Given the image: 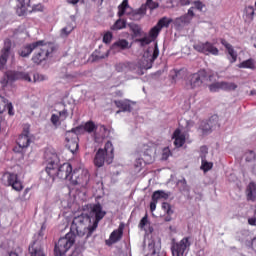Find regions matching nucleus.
<instances>
[{"label": "nucleus", "instance_id": "nucleus-1", "mask_svg": "<svg viewBox=\"0 0 256 256\" xmlns=\"http://www.w3.org/2000/svg\"><path fill=\"white\" fill-rule=\"evenodd\" d=\"M83 211L80 215L73 218L70 232L65 237L58 240L54 247V254L56 256H63L73 245H75V237H85L89 239L94 231L99 227L101 221L107 212L103 210L101 203L86 204L81 207ZM76 233V234H75Z\"/></svg>", "mask_w": 256, "mask_h": 256}, {"label": "nucleus", "instance_id": "nucleus-2", "mask_svg": "<svg viewBox=\"0 0 256 256\" xmlns=\"http://www.w3.org/2000/svg\"><path fill=\"white\" fill-rule=\"evenodd\" d=\"M44 160L46 162V173L49 175L50 179H66L71 181V175H73V166L69 163H64L59 166V156L57 153L52 152L51 150H46L44 152Z\"/></svg>", "mask_w": 256, "mask_h": 256}, {"label": "nucleus", "instance_id": "nucleus-3", "mask_svg": "<svg viewBox=\"0 0 256 256\" xmlns=\"http://www.w3.org/2000/svg\"><path fill=\"white\" fill-rule=\"evenodd\" d=\"M36 43H41L38 45L36 53L32 56V62L35 65H41L43 61H47V59L53 57V53L57 51V47L51 42H45V40L36 41Z\"/></svg>", "mask_w": 256, "mask_h": 256}, {"label": "nucleus", "instance_id": "nucleus-4", "mask_svg": "<svg viewBox=\"0 0 256 256\" xmlns=\"http://www.w3.org/2000/svg\"><path fill=\"white\" fill-rule=\"evenodd\" d=\"M147 14V6L142 5L140 8L134 10L129 6V0H123L122 3L118 6V17H123L127 15L131 21H141L144 15Z\"/></svg>", "mask_w": 256, "mask_h": 256}, {"label": "nucleus", "instance_id": "nucleus-5", "mask_svg": "<svg viewBox=\"0 0 256 256\" xmlns=\"http://www.w3.org/2000/svg\"><path fill=\"white\" fill-rule=\"evenodd\" d=\"M113 143L111 141L106 142L104 149L99 148L94 157L95 167H103L105 163L111 165L113 163L114 154Z\"/></svg>", "mask_w": 256, "mask_h": 256}, {"label": "nucleus", "instance_id": "nucleus-6", "mask_svg": "<svg viewBox=\"0 0 256 256\" xmlns=\"http://www.w3.org/2000/svg\"><path fill=\"white\" fill-rule=\"evenodd\" d=\"M83 131V126L72 128L71 131H67L65 134L66 147L71 153H77L79 151V136L78 133Z\"/></svg>", "mask_w": 256, "mask_h": 256}, {"label": "nucleus", "instance_id": "nucleus-7", "mask_svg": "<svg viewBox=\"0 0 256 256\" xmlns=\"http://www.w3.org/2000/svg\"><path fill=\"white\" fill-rule=\"evenodd\" d=\"M205 81H209V74H207V71L205 70H200L188 76L186 87L187 89H197L201 87Z\"/></svg>", "mask_w": 256, "mask_h": 256}, {"label": "nucleus", "instance_id": "nucleus-8", "mask_svg": "<svg viewBox=\"0 0 256 256\" xmlns=\"http://www.w3.org/2000/svg\"><path fill=\"white\" fill-rule=\"evenodd\" d=\"M90 177L88 170H74L70 177V184L74 187L85 188L89 185Z\"/></svg>", "mask_w": 256, "mask_h": 256}, {"label": "nucleus", "instance_id": "nucleus-9", "mask_svg": "<svg viewBox=\"0 0 256 256\" xmlns=\"http://www.w3.org/2000/svg\"><path fill=\"white\" fill-rule=\"evenodd\" d=\"M3 183L5 187H11L14 191L18 193L23 189V182L19 179V175L15 172H5L2 176Z\"/></svg>", "mask_w": 256, "mask_h": 256}, {"label": "nucleus", "instance_id": "nucleus-10", "mask_svg": "<svg viewBox=\"0 0 256 256\" xmlns=\"http://www.w3.org/2000/svg\"><path fill=\"white\" fill-rule=\"evenodd\" d=\"M13 47H15V43L10 38L4 39L3 47L0 51V71L5 69V65H7V61H9L11 53H13Z\"/></svg>", "mask_w": 256, "mask_h": 256}, {"label": "nucleus", "instance_id": "nucleus-11", "mask_svg": "<svg viewBox=\"0 0 256 256\" xmlns=\"http://www.w3.org/2000/svg\"><path fill=\"white\" fill-rule=\"evenodd\" d=\"M193 49L198 53H203V55H214L215 57L219 55V48L209 41L198 42L193 45Z\"/></svg>", "mask_w": 256, "mask_h": 256}, {"label": "nucleus", "instance_id": "nucleus-12", "mask_svg": "<svg viewBox=\"0 0 256 256\" xmlns=\"http://www.w3.org/2000/svg\"><path fill=\"white\" fill-rule=\"evenodd\" d=\"M17 145L20 147V149H27V147L31 145V125H23V131L18 137Z\"/></svg>", "mask_w": 256, "mask_h": 256}, {"label": "nucleus", "instance_id": "nucleus-13", "mask_svg": "<svg viewBox=\"0 0 256 256\" xmlns=\"http://www.w3.org/2000/svg\"><path fill=\"white\" fill-rule=\"evenodd\" d=\"M157 57H159V47L156 44L153 50V54H149V52L144 54L142 58V64L140 65L141 69H145L146 71L147 69H151Z\"/></svg>", "mask_w": 256, "mask_h": 256}, {"label": "nucleus", "instance_id": "nucleus-14", "mask_svg": "<svg viewBox=\"0 0 256 256\" xmlns=\"http://www.w3.org/2000/svg\"><path fill=\"white\" fill-rule=\"evenodd\" d=\"M195 7H191L188 12L180 17H177L174 20L175 27H185L193 21V17H195Z\"/></svg>", "mask_w": 256, "mask_h": 256}, {"label": "nucleus", "instance_id": "nucleus-15", "mask_svg": "<svg viewBox=\"0 0 256 256\" xmlns=\"http://www.w3.org/2000/svg\"><path fill=\"white\" fill-rule=\"evenodd\" d=\"M187 247H191V242H189V238H183L180 242L174 244L171 247L172 256H181L184 255Z\"/></svg>", "mask_w": 256, "mask_h": 256}, {"label": "nucleus", "instance_id": "nucleus-16", "mask_svg": "<svg viewBox=\"0 0 256 256\" xmlns=\"http://www.w3.org/2000/svg\"><path fill=\"white\" fill-rule=\"evenodd\" d=\"M39 45H41V42H37V41L25 44L19 48L17 53L19 57L27 58L31 55V53H33L34 51H37V48L39 47Z\"/></svg>", "mask_w": 256, "mask_h": 256}, {"label": "nucleus", "instance_id": "nucleus-17", "mask_svg": "<svg viewBox=\"0 0 256 256\" xmlns=\"http://www.w3.org/2000/svg\"><path fill=\"white\" fill-rule=\"evenodd\" d=\"M220 43L221 45H223V47H225V49L227 50V53H228V61L229 63L233 64V63H237V57H238V54L237 52L235 51V48H233V45H231L229 42H227V40L225 39H220Z\"/></svg>", "mask_w": 256, "mask_h": 256}, {"label": "nucleus", "instance_id": "nucleus-18", "mask_svg": "<svg viewBox=\"0 0 256 256\" xmlns=\"http://www.w3.org/2000/svg\"><path fill=\"white\" fill-rule=\"evenodd\" d=\"M7 79L8 81H27L28 83H31V76L27 72H8L7 73Z\"/></svg>", "mask_w": 256, "mask_h": 256}, {"label": "nucleus", "instance_id": "nucleus-19", "mask_svg": "<svg viewBox=\"0 0 256 256\" xmlns=\"http://www.w3.org/2000/svg\"><path fill=\"white\" fill-rule=\"evenodd\" d=\"M16 15L25 17L28 7H31V0H16Z\"/></svg>", "mask_w": 256, "mask_h": 256}, {"label": "nucleus", "instance_id": "nucleus-20", "mask_svg": "<svg viewBox=\"0 0 256 256\" xmlns=\"http://www.w3.org/2000/svg\"><path fill=\"white\" fill-rule=\"evenodd\" d=\"M255 10H256L255 6L248 5L244 7L243 15H242L244 19V23H248V24L253 23L256 15Z\"/></svg>", "mask_w": 256, "mask_h": 256}, {"label": "nucleus", "instance_id": "nucleus-21", "mask_svg": "<svg viewBox=\"0 0 256 256\" xmlns=\"http://www.w3.org/2000/svg\"><path fill=\"white\" fill-rule=\"evenodd\" d=\"M30 256H46L41 242L35 240L28 248Z\"/></svg>", "mask_w": 256, "mask_h": 256}, {"label": "nucleus", "instance_id": "nucleus-22", "mask_svg": "<svg viewBox=\"0 0 256 256\" xmlns=\"http://www.w3.org/2000/svg\"><path fill=\"white\" fill-rule=\"evenodd\" d=\"M114 105H116V107L120 109L117 111V113H121V111H123L124 113H131V111H133L129 100H115Z\"/></svg>", "mask_w": 256, "mask_h": 256}, {"label": "nucleus", "instance_id": "nucleus-23", "mask_svg": "<svg viewBox=\"0 0 256 256\" xmlns=\"http://www.w3.org/2000/svg\"><path fill=\"white\" fill-rule=\"evenodd\" d=\"M137 65L131 62H121L115 65V70L117 73H123L125 71H135Z\"/></svg>", "mask_w": 256, "mask_h": 256}, {"label": "nucleus", "instance_id": "nucleus-24", "mask_svg": "<svg viewBox=\"0 0 256 256\" xmlns=\"http://www.w3.org/2000/svg\"><path fill=\"white\" fill-rule=\"evenodd\" d=\"M173 139H175L174 140L175 147L179 148V147H183V145H185V135L181 134L180 129H176L174 131Z\"/></svg>", "mask_w": 256, "mask_h": 256}, {"label": "nucleus", "instance_id": "nucleus-25", "mask_svg": "<svg viewBox=\"0 0 256 256\" xmlns=\"http://www.w3.org/2000/svg\"><path fill=\"white\" fill-rule=\"evenodd\" d=\"M246 197L247 201H255L256 200V184L255 182H250L246 189Z\"/></svg>", "mask_w": 256, "mask_h": 256}, {"label": "nucleus", "instance_id": "nucleus-26", "mask_svg": "<svg viewBox=\"0 0 256 256\" xmlns=\"http://www.w3.org/2000/svg\"><path fill=\"white\" fill-rule=\"evenodd\" d=\"M123 239V228L119 227L110 234L111 243H118Z\"/></svg>", "mask_w": 256, "mask_h": 256}, {"label": "nucleus", "instance_id": "nucleus-27", "mask_svg": "<svg viewBox=\"0 0 256 256\" xmlns=\"http://www.w3.org/2000/svg\"><path fill=\"white\" fill-rule=\"evenodd\" d=\"M239 69H256V61L255 59L249 58L248 60H244L240 64H238Z\"/></svg>", "mask_w": 256, "mask_h": 256}, {"label": "nucleus", "instance_id": "nucleus-28", "mask_svg": "<svg viewBox=\"0 0 256 256\" xmlns=\"http://www.w3.org/2000/svg\"><path fill=\"white\" fill-rule=\"evenodd\" d=\"M121 29H127V20L119 17V19L111 26V30L121 31Z\"/></svg>", "mask_w": 256, "mask_h": 256}, {"label": "nucleus", "instance_id": "nucleus-29", "mask_svg": "<svg viewBox=\"0 0 256 256\" xmlns=\"http://www.w3.org/2000/svg\"><path fill=\"white\" fill-rule=\"evenodd\" d=\"M202 135H209L211 133L213 126L211 125V120L202 121L199 127Z\"/></svg>", "mask_w": 256, "mask_h": 256}, {"label": "nucleus", "instance_id": "nucleus-30", "mask_svg": "<svg viewBox=\"0 0 256 256\" xmlns=\"http://www.w3.org/2000/svg\"><path fill=\"white\" fill-rule=\"evenodd\" d=\"M161 199H169V194L163 190H157L152 194V201L158 203Z\"/></svg>", "mask_w": 256, "mask_h": 256}, {"label": "nucleus", "instance_id": "nucleus-31", "mask_svg": "<svg viewBox=\"0 0 256 256\" xmlns=\"http://www.w3.org/2000/svg\"><path fill=\"white\" fill-rule=\"evenodd\" d=\"M128 49L129 48V41L126 39H120L112 44V49Z\"/></svg>", "mask_w": 256, "mask_h": 256}, {"label": "nucleus", "instance_id": "nucleus-32", "mask_svg": "<svg viewBox=\"0 0 256 256\" xmlns=\"http://www.w3.org/2000/svg\"><path fill=\"white\" fill-rule=\"evenodd\" d=\"M128 27L132 31L134 37H141V35H143V29L138 24L130 23L128 24Z\"/></svg>", "mask_w": 256, "mask_h": 256}, {"label": "nucleus", "instance_id": "nucleus-33", "mask_svg": "<svg viewBox=\"0 0 256 256\" xmlns=\"http://www.w3.org/2000/svg\"><path fill=\"white\" fill-rule=\"evenodd\" d=\"M173 21V19L171 18H167V16L162 17L158 22H157V26L160 30H162L163 28L167 29L169 28V25L171 24V22Z\"/></svg>", "mask_w": 256, "mask_h": 256}, {"label": "nucleus", "instance_id": "nucleus-34", "mask_svg": "<svg viewBox=\"0 0 256 256\" xmlns=\"http://www.w3.org/2000/svg\"><path fill=\"white\" fill-rule=\"evenodd\" d=\"M238 87L235 82L222 81V91H235Z\"/></svg>", "mask_w": 256, "mask_h": 256}, {"label": "nucleus", "instance_id": "nucleus-35", "mask_svg": "<svg viewBox=\"0 0 256 256\" xmlns=\"http://www.w3.org/2000/svg\"><path fill=\"white\" fill-rule=\"evenodd\" d=\"M208 89L211 93H217L219 91H223V81L214 82L208 86Z\"/></svg>", "mask_w": 256, "mask_h": 256}, {"label": "nucleus", "instance_id": "nucleus-36", "mask_svg": "<svg viewBox=\"0 0 256 256\" xmlns=\"http://www.w3.org/2000/svg\"><path fill=\"white\" fill-rule=\"evenodd\" d=\"M202 164L200 169L204 171V173H207V171H211L213 169V163L212 162H207V158L201 159Z\"/></svg>", "mask_w": 256, "mask_h": 256}, {"label": "nucleus", "instance_id": "nucleus-37", "mask_svg": "<svg viewBox=\"0 0 256 256\" xmlns=\"http://www.w3.org/2000/svg\"><path fill=\"white\" fill-rule=\"evenodd\" d=\"M159 33H161V30L157 25H155L153 28L150 29L149 31V37L152 41H155L157 37H159Z\"/></svg>", "mask_w": 256, "mask_h": 256}, {"label": "nucleus", "instance_id": "nucleus-38", "mask_svg": "<svg viewBox=\"0 0 256 256\" xmlns=\"http://www.w3.org/2000/svg\"><path fill=\"white\" fill-rule=\"evenodd\" d=\"M135 41L136 43H140V47H145L147 45H150L153 40L149 36H145L143 38L136 39Z\"/></svg>", "mask_w": 256, "mask_h": 256}, {"label": "nucleus", "instance_id": "nucleus-39", "mask_svg": "<svg viewBox=\"0 0 256 256\" xmlns=\"http://www.w3.org/2000/svg\"><path fill=\"white\" fill-rule=\"evenodd\" d=\"M95 129H97V126L93 121L86 122L84 125V130H86L87 133H93Z\"/></svg>", "mask_w": 256, "mask_h": 256}, {"label": "nucleus", "instance_id": "nucleus-40", "mask_svg": "<svg viewBox=\"0 0 256 256\" xmlns=\"http://www.w3.org/2000/svg\"><path fill=\"white\" fill-rule=\"evenodd\" d=\"M256 159V154H255V151L253 150H247L245 152V160L248 162V163H251V161H255Z\"/></svg>", "mask_w": 256, "mask_h": 256}, {"label": "nucleus", "instance_id": "nucleus-41", "mask_svg": "<svg viewBox=\"0 0 256 256\" xmlns=\"http://www.w3.org/2000/svg\"><path fill=\"white\" fill-rule=\"evenodd\" d=\"M149 223V215L145 214V216L139 222V229H145V226Z\"/></svg>", "mask_w": 256, "mask_h": 256}, {"label": "nucleus", "instance_id": "nucleus-42", "mask_svg": "<svg viewBox=\"0 0 256 256\" xmlns=\"http://www.w3.org/2000/svg\"><path fill=\"white\" fill-rule=\"evenodd\" d=\"M7 109V98L0 96V115Z\"/></svg>", "mask_w": 256, "mask_h": 256}, {"label": "nucleus", "instance_id": "nucleus-43", "mask_svg": "<svg viewBox=\"0 0 256 256\" xmlns=\"http://www.w3.org/2000/svg\"><path fill=\"white\" fill-rule=\"evenodd\" d=\"M111 41H113V33L106 32L103 36V43H105L106 45H109Z\"/></svg>", "mask_w": 256, "mask_h": 256}, {"label": "nucleus", "instance_id": "nucleus-44", "mask_svg": "<svg viewBox=\"0 0 256 256\" xmlns=\"http://www.w3.org/2000/svg\"><path fill=\"white\" fill-rule=\"evenodd\" d=\"M171 150L169 149V147H166L162 150V160L163 161H167L169 159V157H171Z\"/></svg>", "mask_w": 256, "mask_h": 256}, {"label": "nucleus", "instance_id": "nucleus-45", "mask_svg": "<svg viewBox=\"0 0 256 256\" xmlns=\"http://www.w3.org/2000/svg\"><path fill=\"white\" fill-rule=\"evenodd\" d=\"M144 5L146 6V9L149 7L152 11L159 7V3L153 2V0H146V4Z\"/></svg>", "mask_w": 256, "mask_h": 256}, {"label": "nucleus", "instance_id": "nucleus-46", "mask_svg": "<svg viewBox=\"0 0 256 256\" xmlns=\"http://www.w3.org/2000/svg\"><path fill=\"white\" fill-rule=\"evenodd\" d=\"M73 31V28L64 27L61 29V37H69L71 35V32Z\"/></svg>", "mask_w": 256, "mask_h": 256}, {"label": "nucleus", "instance_id": "nucleus-47", "mask_svg": "<svg viewBox=\"0 0 256 256\" xmlns=\"http://www.w3.org/2000/svg\"><path fill=\"white\" fill-rule=\"evenodd\" d=\"M67 117H69V110L64 108L63 110L59 111V118L61 119V121H65Z\"/></svg>", "mask_w": 256, "mask_h": 256}, {"label": "nucleus", "instance_id": "nucleus-48", "mask_svg": "<svg viewBox=\"0 0 256 256\" xmlns=\"http://www.w3.org/2000/svg\"><path fill=\"white\" fill-rule=\"evenodd\" d=\"M207 153H209V149L207 146H202L200 148V157L201 159H207Z\"/></svg>", "mask_w": 256, "mask_h": 256}, {"label": "nucleus", "instance_id": "nucleus-49", "mask_svg": "<svg viewBox=\"0 0 256 256\" xmlns=\"http://www.w3.org/2000/svg\"><path fill=\"white\" fill-rule=\"evenodd\" d=\"M171 77H172L173 81H177V79H179V77H181V70L174 69L171 72Z\"/></svg>", "mask_w": 256, "mask_h": 256}, {"label": "nucleus", "instance_id": "nucleus-50", "mask_svg": "<svg viewBox=\"0 0 256 256\" xmlns=\"http://www.w3.org/2000/svg\"><path fill=\"white\" fill-rule=\"evenodd\" d=\"M59 119L61 118L57 114H52L50 121L55 127H57V125H59Z\"/></svg>", "mask_w": 256, "mask_h": 256}, {"label": "nucleus", "instance_id": "nucleus-51", "mask_svg": "<svg viewBox=\"0 0 256 256\" xmlns=\"http://www.w3.org/2000/svg\"><path fill=\"white\" fill-rule=\"evenodd\" d=\"M92 57H94L93 61H99L101 59H107V57H109V51L105 55H101V56L92 54Z\"/></svg>", "mask_w": 256, "mask_h": 256}, {"label": "nucleus", "instance_id": "nucleus-52", "mask_svg": "<svg viewBox=\"0 0 256 256\" xmlns=\"http://www.w3.org/2000/svg\"><path fill=\"white\" fill-rule=\"evenodd\" d=\"M195 8L198 9V11H203V7H205V4L203 2L197 0L194 2Z\"/></svg>", "mask_w": 256, "mask_h": 256}, {"label": "nucleus", "instance_id": "nucleus-53", "mask_svg": "<svg viewBox=\"0 0 256 256\" xmlns=\"http://www.w3.org/2000/svg\"><path fill=\"white\" fill-rule=\"evenodd\" d=\"M7 109H8V114L9 115H15V112H13V104L9 103V100H7V105H6Z\"/></svg>", "mask_w": 256, "mask_h": 256}, {"label": "nucleus", "instance_id": "nucleus-54", "mask_svg": "<svg viewBox=\"0 0 256 256\" xmlns=\"http://www.w3.org/2000/svg\"><path fill=\"white\" fill-rule=\"evenodd\" d=\"M32 11L33 12H35V11H43V5H41V4L34 5L32 7Z\"/></svg>", "mask_w": 256, "mask_h": 256}, {"label": "nucleus", "instance_id": "nucleus-55", "mask_svg": "<svg viewBox=\"0 0 256 256\" xmlns=\"http://www.w3.org/2000/svg\"><path fill=\"white\" fill-rule=\"evenodd\" d=\"M156 209H157V202L152 200L150 202V211L153 213V211H155Z\"/></svg>", "mask_w": 256, "mask_h": 256}, {"label": "nucleus", "instance_id": "nucleus-56", "mask_svg": "<svg viewBox=\"0 0 256 256\" xmlns=\"http://www.w3.org/2000/svg\"><path fill=\"white\" fill-rule=\"evenodd\" d=\"M248 223L253 227H256V216L254 215V217L249 218Z\"/></svg>", "mask_w": 256, "mask_h": 256}, {"label": "nucleus", "instance_id": "nucleus-57", "mask_svg": "<svg viewBox=\"0 0 256 256\" xmlns=\"http://www.w3.org/2000/svg\"><path fill=\"white\" fill-rule=\"evenodd\" d=\"M170 207H171V204H169V203H167V202H163V203H162V209H163L164 213H165L168 209H170Z\"/></svg>", "mask_w": 256, "mask_h": 256}, {"label": "nucleus", "instance_id": "nucleus-58", "mask_svg": "<svg viewBox=\"0 0 256 256\" xmlns=\"http://www.w3.org/2000/svg\"><path fill=\"white\" fill-rule=\"evenodd\" d=\"M37 81H43V76H40L39 74H34V83H37Z\"/></svg>", "mask_w": 256, "mask_h": 256}, {"label": "nucleus", "instance_id": "nucleus-59", "mask_svg": "<svg viewBox=\"0 0 256 256\" xmlns=\"http://www.w3.org/2000/svg\"><path fill=\"white\" fill-rule=\"evenodd\" d=\"M166 215H173L175 212L173 211V208L171 206L164 212Z\"/></svg>", "mask_w": 256, "mask_h": 256}, {"label": "nucleus", "instance_id": "nucleus-60", "mask_svg": "<svg viewBox=\"0 0 256 256\" xmlns=\"http://www.w3.org/2000/svg\"><path fill=\"white\" fill-rule=\"evenodd\" d=\"M191 4V1L190 0H180V5H190Z\"/></svg>", "mask_w": 256, "mask_h": 256}, {"label": "nucleus", "instance_id": "nucleus-61", "mask_svg": "<svg viewBox=\"0 0 256 256\" xmlns=\"http://www.w3.org/2000/svg\"><path fill=\"white\" fill-rule=\"evenodd\" d=\"M45 229H47V227L45 226V224H42L41 230L39 231V236L40 237H43V231H45Z\"/></svg>", "mask_w": 256, "mask_h": 256}, {"label": "nucleus", "instance_id": "nucleus-62", "mask_svg": "<svg viewBox=\"0 0 256 256\" xmlns=\"http://www.w3.org/2000/svg\"><path fill=\"white\" fill-rule=\"evenodd\" d=\"M173 218L171 217V215L167 214L165 217H164V221H166L167 223H169V221H172Z\"/></svg>", "mask_w": 256, "mask_h": 256}, {"label": "nucleus", "instance_id": "nucleus-63", "mask_svg": "<svg viewBox=\"0 0 256 256\" xmlns=\"http://www.w3.org/2000/svg\"><path fill=\"white\" fill-rule=\"evenodd\" d=\"M179 183L183 185V187H187V180L183 178L182 180H179Z\"/></svg>", "mask_w": 256, "mask_h": 256}, {"label": "nucleus", "instance_id": "nucleus-64", "mask_svg": "<svg viewBox=\"0 0 256 256\" xmlns=\"http://www.w3.org/2000/svg\"><path fill=\"white\" fill-rule=\"evenodd\" d=\"M71 256H81V253L77 252V250H75Z\"/></svg>", "mask_w": 256, "mask_h": 256}]
</instances>
